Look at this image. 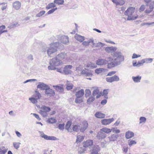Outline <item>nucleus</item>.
Wrapping results in <instances>:
<instances>
[{
  "label": "nucleus",
  "mask_w": 154,
  "mask_h": 154,
  "mask_svg": "<svg viewBox=\"0 0 154 154\" xmlns=\"http://www.w3.org/2000/svg\"><path fill=\"white\" fill-rule=\"evenodd\" d=\"M100 150V147L97 145H94L92 147H91L90 148L91 154H98V152Z\"/></svg>",
  "instance_id": "obj_11"
},
{
  "label": "nucleus",
  "mask_w": 154,
  "mask_h": 154,
  "mask_svg": "<svg viewBox=\"0 0 154 154\" xmlns=\"http://www.w3.org/2000/svg\"><path fill=\"white\" fill-rule=\"evenodd\" d=\"M39 113L40 114L44 117H46L47 116L48 113L45 111H44L42 110H40L39 111Z\"/></svg>",
  "instance_id": "obj_48"
},
{
  "label": "nucleus",
  "mask_w": 154,
  "mask_h": 154,
  "mask_svg": "<svg viewBox=\"0 0 154 154\" xmlns=\"http://www.w3.org/2000/svg\"><path fill=\"white\" fill-rule=\"evenodd\" d=\"M54 3L58 5H62L63 4L64 0H54Z\"/></svg>",
  "instance_id": "obj_38"
},
{
  "label": "nucleus",
  "mask_w": 154,
  "mask_h": 154,
  "mask_svg": "<svg viewBox=\"0 0 154 154\" xmlns=\"http://www.w3.org/2000/svg\"><path fill=\"white\" fill-rule=\"evenodd\" d=\"M20 144V143L19 142H14L13 143V146L16 149H17L19 147Z\"/></svg>",
  "instance_id": "obj_45"
},
{
  "label": "nucleus",
  "mask_w": 154,
  "mask_h": 154,
  "mask_svg": "<svg viewBox=\"0 0 154 154\" xmlns=\"http://www.w3.org/2000/svg\"><path fill=\"white\" fill-rule=\"evenodd\" d=\"M84 137L82 136L78 135L77 137L76 143H79L82 141L84 139Z\"/></svg>",
  "instance_id": "obj_35"
},
{
  "label": "nucleus",
  "mask_w": 154,
  "mask_h": 154,
  "mask_svg": "<svg viewBox=\"0 0 154 154\" xmlns=\"http://www.w3.org/2000/svg\"><path fill=\"white\" fill-rule=\"evenodd\" d=\"M79 125H74L72 128L73 130L74 131L76 132L78 131L79 130Z\"/></svg>",
  "instance_id": "obj_54"
},
{
  "label": "nucleus",
  "mask_w": 154,
  "mask_h": 154,
  "mask_svg": "<svg viewBox=\"0 0 154 154\" xmlns=\"http://www.w3.org/2000/svg\"><path fill=\"white\" fill-rule=\"evenodd\" d=\"M111 55L114 58H115L114 59V61H117V60H119L117 62H120V64L121 62L123 61L124 60V56L122 53L120 51H115Z\"/></svg>",
  "instance_id": "obj_3"
},
{
  "label": "nucleus",
  "mask_w": 154,
  "mask_h": 154,
  "mask_svg": "<svg viewBox=\"0 0 154 154\" xmlns=\"http://www.w3.org/2000/svg\"><path fill=\"white\" fill-rule=\"evenodd\" d=\"M41 97V95L38 91H35V93L33 95V97L37 99V100L40 99Z\"/></svg>",
  "instance_id": "obj_31"
},
{
  "label": "nucleus",
  "mask_w": 154,
  "mask_h": 154,
  "mask_svg": "<svg viewBox=\"0 0 154 154\" xmlns=\"http://www.w3.org/2000/svg\"><path fill=\"white\" fill-rule=\"evenodd\" d=\"M50 45V47L47 48V51L48 56L51 57V55L57 51V48L59 46V42H56L52 43Z\"/></svg>",
  "instance_id": "obj_2"
},
{
  "label": "nucleus",
  "mask_w": 154,
  "mask_h": 154,
  "mask_svg": "<svg viewBox=\"0 0 154 154\" xmlns=\"http://www.w3.org/2000/svg\"><path fill=\"white\" fill-rule=\"evenodd\" d=\"M106 81L110 83H112L113 82H118L119 80V77L116 75L109 77H106Z\"/></svg>",
  "instance_id": "obj_6"
},
{
  "label": "nucleus",
  "mask_w": 154,
  "mask_h": 154,
  "mask_svg": "<svg viewBox=\"0 0 154 154\" xmlns=\"http://www.w3.org/2000/svg\"><path fill=\"white\" fill-rule=\"evenodd\" d=\"M145 25H147L148 26H153L154 25V22L151 23L143 22L140 25L141 26H143Z\"/></svg>",
  "instance_id": "obj_39"
},
{
  "label": "nucleus",
  "mask_w": 154,
  "mask_h": 154,
  "mask_svg": "<svg viewBox=\"0 0 154 154\" xmlns=\"http://www.w3.org/2000/svg\"><path fill=\"white\" fill-rule=\"evenodd\" d=\"M87 66L88 67H90L91 68L97 67L95 63H93L91 62L88 63L87 65Z\"/></svg>",
  "instance_id": "obj_37"
},
{
  "label": "nucleus",
  "mask_w": 154,
  "mask_h": 154,
  "mask_svg": "<svg viewBox=\"0 0 154 154\" xmlns=\"http://www.w3.org/2000/svg\"><path fill=\"white\" fill-rule=\"evenodd\" d=\"M105 50L106 52L112 54L117 50V48L113 46L108 47H106Z\"/></svg>",
  "instance_id": "obj_14"
},
{
  "label": "nucleus",
  "mask_w": 154,
  "mask_h": 154,
  "mask_svg": "<svg viewBox=\"0 0 154 154\" xmlns=\"http://www.w3.org/2000/svg\"><path fill=\"white\" fill-rule=\"evenodd\" d=\"M45 92L46 94L50 97L54 96L55 95V93L54 91L50 88L49 86L45 89Z\"/></svg>",
  "instance_id": "obj_10"
},
{
  "label": "nucleus",
  "mask_w": 154,
  "mask_h": 154,
  "mask_svg": "<svg viewBox=\"0 0 154 154\" xmlns=\"http://www.w3.org/2000/svg\"><path fill=\"white\" fill-rule=\"evenodd\" d=\"M49 63L51 65L58 66L63 64V61L56 56L54 58L50 60Z\"/></svg>",
  "instance_id": "obj_4"
},
{
  "label": "nucleus",
  "mask_w": 154,
  "mask_h": 154,
  "mask_svg": "<svg viewBox=\"0 0 154 154\" xmlns=\"http://www.w3.org/2000/svg\"><path fill=\"white\" fill-rule=\"evenodd\" d=\"M108 94V92L107 91V90L105 89L104 90L102 93V96H104V97L106 99L108 98V96L107 94Z\"/></svg>",
  "instance_id": "obj_43"
},
{
  "label": "nucleus",
  "mask_w": 154,
  "mask_h": 154,
  "mask_svg": "<svg viewBox=\"0 0 154 154\" xmlns=\"http://www.w3.org/2000/svg\"><path fill=\"white\" fill-rule=\"evenodd\" d=\"M99 93L100 91L98 89H97L93 91L92 93V95L93 96H95L98 94H99Z\"/></svg>",
  "instance_id": "obj_57"
},
{
  "label": "nucleus",
  "mask_w": 154,
  "mask_h": 154,
  "mask_svg": "<svg viewBox=\"0 0 154 154\" xmlns=\"http://www.w3.org/2000/svg\"><path fill=\"white\" fill-rule=\"evenodd\" d=\"M134 136V133L130 131H128L125 133V137L127 139H129L132 137Z\"/></svg>",
  "instance_id": "obj_23"
},
{
  "label": "nucleus",
  "mask_w": 154,
  "mask_h": 154,
  "mask_svg": "<svg viewBox=\"0 0 154 154\" xmlns=\"http://www.w3.org/2000/svg\"><path fill=\"white\" fill-rule=\"evenodd\" d=\"M144 62V63H151L153 60V59L152 58H146L143 59Z\"/></svg>",
  "instance_id": "obj_41"
},
{
  "label": "nucleus",
  "mask_w": 154,
  "mask_h": 154,
  "mask_svg": "<svg viewBox=\"0 0 154 154\" xmlns=\"http://www.w3.org/2000/svg\"><path fill=\"white\" fill-rule=\"evenodd\" d=\"M48 86V85L44 83L43 82H39L38 85L37 86L38 88H40L41 90H45Z\"/></svg>",
  "instance_id": "obj_15"
},
{
  "label": "nucleus",
  "mask_w": 154,
  "mask_h": 154,
  "mask_svg": "<svg viewBox=\"0 0 154 154\" xmlns=\"http://www.w3.org/2000/svg\"><path fill=\"white\" fill-rule=\"evenodd\" d=\"M41 109L47 113L50 111L51 110L50 107L45 105L42 106L41 108Z\"/></svg>",
  "instance_id": "obj_30"
},
{
  "label": "nucleus",
  "mask_w": 154,
  "mask_h": 154,
  "mask_svg": "<svg viewBox=\"0 0 154 154\" xmlns=\"http://www.w3.org/2000/svg\"><path fill=\"white\" fill-rule=\"evenodd\" d=\"M85 96L86 97H88L91 94V91L88 89L85 90Z\"/></svg>",
  "instance_id": "obj_44"
},
{
  "label": "nucleus",
  "mask_w": 154,
  "mask_h": 154,
  "mask_svg": "<svg viewBox=\"0 0 154 154\" xmlns=\"http://www.w3.org/2000/svg\"><path fill=\"white\" fill-rule=\"evenodd\" d=\"M128 145L131 146L133 145L136 144L137 142L135 140H128Z\"/></svg>",
  "instance_id": "obj_40"
},
{
  "label": "nucleus",
  "mask_w": 154,
  "mask_h": 154,
  "mask_svg": "<svg viewBox=\"0 0 154 154\" xmlns=\"http://www.w3.org/2000/svg\"><path fill=\"white\" fill-rule=\"evenodd\" d=\"M81 73L82 74H83L85 76H87L91 77L92 75V74L91 71H89L88 69H86L82 70Z\"/></svg>",
  "instance_id": "obj_19"
},
{
  "label": "nucleus",
  "mask_w": 154,
  "mask_h": 154,
  "mask_svg": "<svg viewBox=\"0 0 154 154\" xmlns=\"http://www.w3.org/2000/svg\"><path fill=\"white\" fill-rule=\"evenodd\" d=\"M47 122L49 123L53 124L56 122L57 120L54 118H51L48 119Z\"/></svg>",
  "instance_id": "obj_34"
},
{
  "label": "nucleus",
  "mask_w": 154,
  "mask_h": 154,
  "mask_svg": "<svg viewBox=\"0 0 154 154\" xmlns=\"http://www.w3.org/2000/svg\"><path fill=\"white\" fill-rule=\"evenodd\" d=\"M57 9V8H52L50 10H49L47 13V15H48L51 14L53 13Z\"/></svg>",
  "instance_id": "obj_56"
},
{
  "label": "nucleus",
  "mask_w": 154,
  "mask_h": 154,
  "mask_svg": "<svg viewBox=\"0 0 154 154\" xmlns=\"http://www.w3.org/2000/svg\"><path fill=\"white\" fill-rule=\"evenodd\" d=\"M29 100H30L32 103H36L38 102L37 100L33 97L29 98Z\"/></svg>",
  "instance_id": "obj_52"
},
{
  "label": "nucleus",
  "mask_w": 154,
  "mask_h": 154,
  "mask_svg": "<svg viewBox=\"0 0 154 154\" xmlns=\"http://www.w3.org/2000/svg\"><path fill=\"white\" fill-rule=\"evenodd\" d=\"M104 46L103 44L101 42H98L95 45V47H102Z\"/></svg>",
  "instance_id": "obj_63"
},
{
  "label": "nucleus",
  "mask_w": 154,
  "mask_h": 154,
  "mask_svg": "<svg viewBox=\"0 0 154 154\" xmlns=\"http://www.w3.org/2000/svg\"><path fill=\"white\" fill-rule=\"evenodd\" d=\"M105 60L106 61V64L107 63V62H111L113 60V58L111 56L106 57Z\"/></svg>",
  "instance_id": "obj_49"
},
{
  "label": "nucleus",
  "mask_w": 154,
  "mask_h": 154,
  "mask_svg": "<svg viewBox=\"0 0 154 154\" xmlns=\"http://www.w3.org/2000/svg\"><path fill=\"white\" fill-rule=\"evenodd\" d=\"M146 5L149 6V8L145 10V13L147 14H149L153 11L154 8V1L150 3L149 5Z\"/></svg>",
  "instance_id": "obj_12"
},
{
  "label": "nucleus",
  "mask_w": 154,
  "mask_h": 154,
  "mask_svg": "<svg viewBox=\"0 0 154 154\" xmlns=\"http://www.w3.org/2000/svg\"><path fill=\"white\" fill-rule=\"evenodd\" d=\"M56 56L62 61V60H63L66 59V54L65 53L62 52L58 54Z\"/></svg>",
  "instance_id": "obj_22"
},
{
  "label": "nucleus",
  "mask_w": 154,
  "mask_h": 154,
  "mask_svg": "<svg viewBox=\"0 0 154 154\" xmlns=\"http://www.w3.org/2000/svg\"><path fill=\"white\" fill-rule=\"evenodd\" d=\"M106 136V134L101 131L97 133V138L99 140H102L105 138Z\"/></svg>",
  "instance_id": "obj_17"
},
{
  "label": "nucleus",
  "mask_w": 154,
  "mask_h": 154,
  "mask_svg": "<svg viewBox=\"0 0 154 154\" xmlns=\"http://www.w3.org/2000/svg\"><path fill=\"white\" fill-rule=\"evenodd\" d=\"M120 62H117L114 60L110 63H107V67L109 69H110L115 66L120 65Z\"/></svg>",
  "instance_id": "obj_9"
},
{
  "label": "nucleus",
  "mask_w": 154,
  "mask_h": 154,
  "mask_svg": "<svg viewBox=\"0 0 154 154\" xmlns=\"http://www.w3.org/2000/svg\"><path fill=\"white\" fill-rule=\"evenodd\" d=\"M75 38L78 41L82 42L85 40V37L84 36L80 35H79L76 34L75 36Z\"/></svg>",
  "instance_id": "obj_28"
},
{
  "label": "nucleus",
  "mask_w": 154,
  "mask_h": 154,
  "mask_svg": "<svg viewBox=\"0 0 154 154\" xmlns=\"http://www.w3.org/2000/svg\"><path fill=\"white\" fill-rule=\"evenodd\" d=\"M73 86L72 84H68L66 86V89L67 90H70L72 89Z\"/></svg>",
  "instance_id": "obj_62"
},
{
  "label": "nucleus",
  "mask_w": 154,
  "mask_h": 154,
  "mask_svg": "<svg viewBox=\"0 0 154 154\" xmlns=\"http://www.w3.org/2000/svg\"><path fill=\"white\" fill-rule=\"evenodd\" d=\"M112 131L113 133L118 134L120 132V131L119 129H117V128H111Z\"/></svg>",
  "instance_id": "obj_53"
},
{
  "label": "nucleus",
  "mask_w": 154,
  "mask_h": 154,
  "mask_svg": "<svg viewBox=\"0 0 154 154\" xmlns=\"http://www.w3.org/2000/svg\"><path fill=\"white\" fill-rule=\"evenodd\" d=\"M58 38V42H61L64 44H66L67 43L69 42V37L67 36H58L57 37Z\"/></svg>",
  "instance_id": "obj_5"
},
{
  "label": "nucleus",
  "mask_w": 154,
  "mask_h": 154,
  "mask_svg": "<svg viewBox=\"0 0 154 154\" xmlns=\"http://www.w3.org/2000/svg\"><path fill=\"white\" fill-rule=\"evenodd\" d=\"M119 136L118 134H113L108 137L109 142L115 141L116 140Z\"/></svg>",
  "instance_id": "obj_18"
},
{
  "label": "nucleus",
  "mask_w": 154,
  "mask_h": 154,
  "mask_svg": "<svg viewBox=\"0 0 154 154\" xmlns=\"http://www.w3.org/2000/svg\"><path fill=\"white\" fill-rule=\"evenodd\" d=\"M139 124H141L143 122L145 123L146 121V118L144 117H141L140 118Z\"/></svg>",
  "instance_id": "obj_50"
},
{
  "label": "nucleus",
  "mask_w": 154,
  "mask_h": 154,
  "mask_svg": "<svg viewBox=\"0 0 154 154\" xmlns=\"http://www.w3.org/2000/svg\"><path fill=\"white\" fill-rule=\"evenodd\" d=\"M112 2L115 4L116 6L123 5L125 3L124 0H111Z\"/></svg>",
  "instance_id": "obj_16"
},
{
  "label": "nucleus",
  "mask_w": 154,
  "mask_h": 154,
  "mask_svg": "<svg viewBox=\"0 0 154 154\" xmlns=\"http://www.w3.org/2000/svg\"><path fill=\"white\" fill-rule=\"evenodd\" d=\"M64 124H59L58 126V129L60 130H63L64 128Z\"/></svg>",
  "instance_id": "obj_58"
},
{
  "label": "nucleus",
  "mask_w": 154,
  "mask_h": 154,
  "mask_svg": "<svg viewBox=\"0 0 154 154\" xmlns=\"http://www.w3.org/2000/svg\"><path fill=\"white\" fill-rule=\"evenodd\" d=\"M95 116L98 118L102 119L105 117V114L100 112H97L95 114Z\"/></svg>",
  "instance_id": "obj_25"
},
{
  "label": "nucleus",
  "mask_w": 154,
  "mask_h": 154,
  "mask_svg": "<svg viewBox=\"0 0 154 154\" xmlns=\"http://www.w3.org/2000/svg\"><path fill=\"white\" fill-rule=\"evenodd\" d=\"M93 142L92 140H88L83 143V146L87 147L92 145Z\"/></svg>",
  "instance_id": "obj_26"
},
{
  "label": "nucleus",
  "mask_w": 154,
  "mask_h": 154,
  "mask_svg": "<svg viewBox=\"0 0 154 154\" xmlns=\"http://www.w3.org/2000/svg\"><path fill=\"white\" fill-rule=\"evenodd\" d=\"M91 42V43L93 44V45H94L93 44L94 42V40L93 39H90V40H88V41H85L82 43V44L84 45H89V43H90Z\"/></svg>",
  "instance_id": "obj_36"
},
{
  "label": "nucleus",
  "mask_w": 154,
  "mask_h": 154,
  "mask_svg": "<svg viewBox=\"0 0 154 154\" xmlns=\"http://www.w3.org/2000/svg\"><path fill=\"white\" fill-rule=\"evenodd\" d=\"M56 5L55 3H51L48 4V5L46 7V8L47 9H49L55 7Z\"/></svg>",
  "instance_id": "obj_33"
},
{
  "label": "nucleus",
  "mask_w": 154,
  "mask_h": 154,
  "mask_svg": "<svg viewBox=\"0 0 154 154\" xmlns=\"http://www.w3.org/2000/svg\"><path fill=\"white\" fill-rule=\"evenodd\" d=\"M13 6L15 9L18 10L21 6V3L19 1H16L13 3Z\"/></svg>",
  "instance_id": "obj_21"
},
{
  "label": "nucleus",
  "mask_w": 154,
  "mask_h": 154,
  "mask_svg": "<svg viewBox=\"0 0 154 154\" xmlns=\"http://www.w3.org/2000/svg\"><path fill=\"white\" fill-rule=\"evenodd\" d=\"M72 66L71 65H67L63 68V73L65 75L70 74L72 73V71L70 69L72 68Z\"/></svg>",
  "instance_id": "obj_8"
},
{
  "label": "nucleus",
  "mask_w": 154,
  "mask_h": 154,
  "mask_svg": "<svg viewBox=\"0 0 154 154\" xmlns=\"http://www.w3.org/2000/svg\"><path fill=\"white\" fill-rule=\"evenodd\" d=\"M126 7L125 6H122L119 8L118 11L120 13H122L126 9Z\"/></svg>",
  "instance_id": "obj_55"
},
{
  "label": "nucleus",
  "mask_w": 154,
  "mask_h": 154,
  "mask_svg": "<svg viewBox=\"0 0 154 154\" xmlns=\"http://www.w3.org/2000/svg\"><path fill=\"white\" fill-rule=\"evenodd\" d=\"M41 137L42 138H44L45 140H48L49 136H48V135L45 134L43 133H42V134H41Z\"/></svg>",
  "instance_id": "obj_64"
},
{
  "label": "nucleus",
  "mask_w": 154,
  "mask_h": 154,
  "mask_svg": "<svg viewBox=\"0 0 154 154\" xmlns=\"http://www.w3.org/2000/svg\"><path fill=\"white\" fill-rule=\"evenodd\" d=\"M132 78L134 82L138 83L140 82L141 77L140 75H137L136 76H132Z\"/></svg>",
  "instance_id": "obj_27"
},
{
  "label": "nucleus",
  "mask_w": 154,
  "mask_h": 154,
  "mask_svg": "<svg viewBox=\"0 0 154 154\" xmlns=\"http://www.w3.org/2000/svg\"><path fill=\"white\" fill-rule=\"evenodd\" d=\"M100 131L105 132L106 134H108L112 131L111 129H109L106 128H103L100 129Z\"/></svg>",
  "instance_id": "obj_32"
},
{
  "label": "nucleus",
  "mask_w": 154,
  "mask_h": 154,
  "mask_svg": "<svg viewBox=\"0 0 154 154\" xmlns=\"http://www.w3.org/2000/svg\"><path fill=\"white\" fill-rule=\"evenodd\" d=\"M84 90L81 89L76 92L75 96L77 98H80L84 95Z\"/></svg>",
  "instance_id": "obj_24"
},
{
  "label": "nucleus",
  "mask_w": 154,
  "mask_h": 154,
  "mask_svg": "<svg viewBox=\"0 0 154 154\" xmlns=\"http://www.w3.org/2000/svg\"><path fill=\"white\" fill-rule=\"evenodd\" d=\"M88 125V123L86 121H84L80 124L79 127L80 131L82 132L84 131L87 128Z\"/></svg>",
  "instance_id": "obj_7"
},
{
  "label": "nucleus",
  "mask_w": 154,
  "mask_h": 154,
  "mask_svg": "<svg viewBox=\"0 0 154 154\" xmlns=\"http://www.w3.org/2000/svg\"><path fill=\"white\" fill-rule=\"evenodd\" d=\"M76 98L75 99V102L76 103H80L82 102V99L79 98Z\"/></svg>",
  "instance_id": "obj_60"
},
{
  "label": "nucleus",
  "mask_w": 154,
  "mask_h": 154,
  "mask_svg": "<svg viewBox=\"0 0 154 154\" xmlns=\"http://www.w3.org/2000/svg\"><path fill=\"white\" fill-rule=\"evenodd\" d=\"M71 125V122L69 121H68L66 123L65 126L66 129L67 130L69 128Z\"/></svg>",
  "instance_id": "obj_59"
},
{
  "label": "nucleus",
  "mask_w": 154,
  "mask_h": 154,
  "mask_svg": "<svg viewBox=\"0 0 154 154\" xmlns=\"http://www.w3.org/2000/svg\"><path fill=\"white\" fill-rule=\"evenodd\" d=\"M114 120L113 118L109 119H104L101 120V123L103 125H107L109 124Z\"/></svg>",
  "instance_id": "obj_13"
},
{
  "label": "nucleus",
  "mask_w": 154,
  "mask_h": 154,
  "mask_svg": "<svg viewBox=\"0 0 154 154\" xmlns=\"http://www.w3.org/2000/svg\"><path fill=\"white\" fill-rule=\"evenodd\" d=\"M96 63L98 65H103L106 64V61L104 59H99L96 60Z\"/></svg>",
  "instance_id": "obj_20"
},
{
  "label": "nucleus",
  "mask_w": 154,
  "mask_h": 154,
  "mask_svg": "<svg viewBox=\"0 0 154 154\" xmlns=\"http://www.w3.org/2000/svg\"><path fill=\"white\" fill-rule=\"evenodd\" d=\"M135 10L134 8L131 7L128 8L125 11L124 15L128 16L127 20H134L137 18L138 15L136 14H135Z\"/></svg>",
  "instance_id": "obj_1"
},
{
  "label": "nucleus",
  "mask_w": 154,
  "mask_h": 154,
  "mask_svg": "<svg viewBox=\"0 0 154 154\" xmlns=\"http://www.w3.org/2000/svg\"><path fill=\"white\" fill-rule=\"evenodd\" d=\"M45 12V11H42L38 13L36 16L37 17H39L44 15Z\"/></svg>",
  "instance_id": "obj_51"
},
{
  "label": "nucleus",
  "mask_w": 154,
  "mask_h": 154,
  "mask_svg": "<svg viewBox=\"0 0 154 154\" xmlns=\"http://www.w3.org/2000/svg\"><path fill=\"white\" fill-rule=\"evenodd\" d=\"M104 69L103 68H97L95 71V73L99 74L101 73L102 72L104 71Z\"/></svg>",
  "instance_id": "obj_42"
},
{
  "label": "nucleus",
  "mask_w": 154,
  "mask_h": 154,
  "mask_svg": "<svg viewBox=\"0 0 154 154\" xmlns=\"http://www.w3.org/2000/svg\"><path fill=\"white\" fill-rule=\"evenodd\" d=\"M53 87L57 91L60 93H62L63 91V88L61 86L58 85H53Z\"/></svg>",
  "instance_id": "obj_29"
},
{
  "label": "nucleus",
  "mask_w": 154,
  "mask_h": 154,
  "mask_svg": "<svg viewBox=\"0 0 154 154\" xmlns=\"http://www.w3.org/2000/svg\"><path fill=\"white\" fill-rule=\"evenodd\" d=\"M0 5H2L1 9L2 11L5 9L7 6V3L5 2L0 3Z\"/></svg>",
  "instance_id": "obj_46"
},
{
  "label": "nucleus",
  "mask_w": 154,
  "mask_h": 154,
  "mask_svg": "<svg viewBox=\"0 0 154 154\" xmlns=\"http://www.w3.org/2000/svg\"><path fill=\"white\" fill-rule=\"evenodd\" d=\"M95 100V98L91 96L87 100V103L88 104L90 103Z\"/></svg>",
  "instance_id": "obj_47"
},
{
  "label": "nucleus",
  "mask_w": 154,
  "mask_h": 154,
  "mask_svg": "<svg viewBox=\"0 0 154 154\" xmlns=\"http://www.w3.org/2000/svg\"><path fill=\"white\" fill-rule=\"evenodd\" d=\"M144 63V62L143 59L141 60L140 61H139L138 62V67L142 66Z\"/></svg>",
  "instance_id": "obj_61"
}]
</instances>
